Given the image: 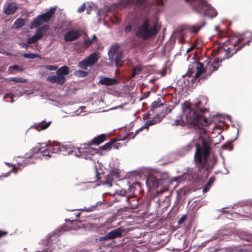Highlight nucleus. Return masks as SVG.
Segmentation results:
<instances>
[{"mask_svg": "<svg viewBox=\"0 0 252 252\" xmlns=\"http://www.w3.org/2000/svg\"><path fill=\"white\" fill-rule=\"evenodd\" d=\"M251 35H252V32H246L240 35H235L222 44H220L216 49L218 57L213 61L207 59L202 63L199 62L196 63V72L191 79V81L194 82L203 73H205V76H203L204 79L210 77L213 72L218 69L222 60L231 57L245 45H249L251 40L247 38V36Z\"/></svg>", "mask_w": 252, "mask_h": 252, "instance_id": "1", "label": "nucleus"}, {"mask_svg": "<svg viewBox=\"0 0 252 252\" xmlns=\"http://www.w3.org/2000/svg\"><path fill=\"white\" fill-rule=\"evenodd\" d=\"M202 146L199 144H196V151L194 160L198 172L194 174L192 179L197 180L206 179L212 171L213 165L211 167L207 164V158L210 155L211 147L209 143L204 138H201ZM214 162L213 164H215Z\"/></svg>", "mask_w": 252, "mask_h": 252, "instance_id": "2", "label": "nucleus"}, {"mask_svg": "<svg viewBox=\"0 0 252 252\" xmlns=\"http://www.w3.org/2000/svg\"><path fill=\"white\" fill-rule=\"evenodd\" d=\"M208 111L202 106L201 101H198L193 104L187 103L184 108V114L186 115V122L193 126H208L209 122L203 115Z\"/></svg>", "mask_w": 252, "mask_h": 252, "instance_id": "3", "label": "nucleus"}, {"mask_svg": "<svg viewBox=\"0 0 252 252\" xmlns=\"http://www.w3.org/2000/svg\"><path fill=\"white\" fill-rule=\"evenodd\" d=\"M189 2L192 7V9L199 14L210 18L215 17L218 14L216 10L210 5L205 0H185Z\"/></svg>", "mask_w": 252, "mask_h": 252, "instance_id": "4", "label": "nucleus"}, {"mask_svg": "<svg viewBox=\"0 0 252 252\" xmlns=\"http://www.w3.org/2000/svg\"><path fill=\"white\" fill-rule=\"evenodd\" d=\"M158 32V29L157 24L151 27L150 19L146 17L143 22L138 27L136 36L139 38L146 40L156 35Z\"/></svg>", "mask_w": 252, "mask_h": 252, "instance_id": "5", "label": "nucleus"}, {"mask_svg": "<svg viewBox=\"0 0 252 252\" xmlns=\"http://www.w3.org/2000/svg\"><path fill=\"white\" fill-rule=\"evenodd\" d=\"M95 171L96 173V181L99 182L101 184L106 185L108 187H112L113 183L119 180L120 175L118 171L112 170L107 175L98 174L96 169H95Z\"/></svg>", "mask_w": 252, "mask_h": 252, "instance_id": "6", "label": "nucleus"}, {"mask_svg": "<svg viewBox=\"0 0 252 252\" xmlns=\"http://www.w3.org/2000/svg\"><path fill=\"white\" fill-rule=\"evenodd\" d=\"M56 8L52 7L47 12L39 14L30 24L29 28L30 29H33L38 28L43 23L49 22L53 15H54Z\"/></svg>", "mask_w": 252, "mask_h": 252, "instance_id": "7", "label": "nucleus"}, {"mask_svg": "<svg viewBox=\"0 0 252 252\" xmlns=\"http://www.w3.org/2000/svg\"><path fill=\"white\" fill-rule=\"evenodd\" d=\"M90 142L87 144H84L79 147L78 150V157L86 159H91L95 154L99 153L98 149H94L91 147Z\"/></svg>", "mask_w": 252, "mask_h": 252, "instance_id": "8", "label": "nucleus"}, {"mask_svg": "<svg viewBox=\"0 0 252 252\" xmlns=\"http://www.w3.org/2000/svg\"><path fill=\"white\" fill-rule=\"evenodd\" d=\"M119 47L120 46L118 44H114L111 46L108 52L109 60L111 62L114 61L116 67H120L122 65V64L120 63V61L123 58L122 53L118 52L116 54Z\"/></svg>", "mask_w": 252, "mask_h": 252, "instance_id": "9", "label": "nucleus"}, {"mask_svg": "<svg viewBox=\"0 0 252 252\" xmlns=\"http://www.w3.org/2000/svg\"><path fill=\"white\" fill-rule=\"evenodd\" d=\"M49 28V26L48 25H44L42 27L38 28L35 34L28 39V43L33 44L36 43L38 40L41 39L45 35L46 32L48 30Z\"/></svg>", "mask_w": 252, "mask_h": 252, "instance_id": "10", "label": "nucleus"}, {"mask_svg": "<svg viewBox=\"0 0 252 252\" xmlns=\"http://www.w3.org/2000/svg\"><path fill=\"white\" fill-rule=\"evenodd\" d=\"M124 231V228L121 227H118L109 232L105 236L100 237L99 240L100 241H104L120 238L122 236V233Z\"/></svg>", "mask_w": 252, "mask_h": 252, "instance_id": "11", "label": "nucleus"}, {"mask_svg": "<svg viewBox=\"0 0 252 252\" xmlns=\"http://www.w3.org/2000/svg\"><path fill=\"white\" fill-rule=\"evenodd\" d=\"M163 117L164 116H160L159 115H157L152 119L147 121L144 126H141L140 128L136 130L135 134L132 136V138H134L136 135H138L139 133L142 131L143 129H147L148 130L149 129V126L160 122Z\"/></svg>", "mask_w": 252, "mask_h": 252, "instance_id": "12", "label": "nucleus"}, {"mask_svg": "<svg viewBox=\"0 0 252 252\" xmlns=\"http://www.w3.org/2000/svg\"><path fill=\"white\" fill-rule=\"evenodd\" d=\"M82 34L81 30H72L68 31L64 35V40L66 41H73L79 38Z\"/></svg>", "mask_w": 252, "mask_h": 252, "instance_id": "13", "label": "nucleus"}, {"mask_svg": "<svg viewBox=\"0 0 252 252\" xmlns=\"http://www.w3.org/2000/svg\"><path fill=\"white\" fill-rule=\"evenodd\" d=\"M57 75L50 76L47 80L48 81L55 83L63 84V66L61 67L56 72Z\"/></svg>", "mask_w": 252, "mask_h": 252, "instance_id": "14", "label": "nucleus"}, {"mask_svg": "<svg viewBox=\"0 0 252 252\" xmlns=\"http://www.w3.org/2000/svg\"><path fill=\"white\" fill-rule=\"evenodd\" d=\"M73 215H74L75 218L71 217V218L73 219V220H71L66 219H65L64 220L65 221V223L64 224V231H69L71 229H75L76 228V223H77V220H76L75 219L79 217L80 213H78L76 214H74Z\"/></svg>", "mask_w": 252, "mask_h": 252, "instance_id": "15", "label": "nucleus"}, {"mask_svg": "<svg viewBox=\"0 0 252 252\" xmlns=\"http://www.w3.org/2000/svg\"><path fill=\"white\" fill-rule=\"evenodd\" d=\"M118 141V140L117 138L112 139L110 142H107L105 145L101 146L99 149H98L99 152L100 150L108 151L110 150L112 147L118 149L119 147L121 146V144L117 142Z\"/></svg>", "mask_w": 252, "mask_h": 252, "instance_id": "16", "label": "nucleus"}, {"mask_svg": "<svg viewBox=\"0 0 252 252\" xmlns=\"http://www.w3.org/2000/svg\"><path fill=\"white\" fill-rule=\"evenodd\" d=\"M128 189L130 192H133V194L132 195L135 196L141 195L143 192L141 184L139 182L133 183L129 186Z\"/></svg>", "mask_w": 252, "mask_h": 252, "instance_id": "17", "label": "nucleus"}, {"mask_svg": "<svg viewBox=\"0 0 252 252\" xmlns=\"http://www.w3.org/2000/svg\"><path fill=\"white\" fill-rule=\"evenodd\" d=\"M77 149H79V147H74L69 143L64 144V155H73L78 157L79 154Z\"/></svg>", "mask_w": 252, "mask_h": 252, "instance_id": "18", "label": "nucleus"}, {"mask_svg": "<svg viewBox=\"0 0 252 252\" xmlns=\"http://www.w3.org/2000/svg\"><path fill=\"white\" fill-rule=\"evenodd\" d=\"M18 6L16 2H11L4 6L3 13L7 15L13 14L18 9Z\"/></svg>", "mask_w": 252, "mask_h": 252, "instance_id": "19", "label": "nucleus"}, {"mask_svg": "<svg viewBox=\"0 0 252 252\" xmlns=\"http://www.w3.org/2000/svg\"><path fill=\"white\" fill-rule=\"evenodd\" d=\"M126 201L128 203L127 207L129 209H134L138 206V202L135 196L128 195L126 198Z\"/></svg>", "mask_w": 252, "mask_h": 252, "instance_id": "20", "label": "nucleus"}, {"mask_svg": "<svg viewBox=\"0 0 252 252\" xmlns=\"http://www.w3.org/2000/svg\"><path fill=\"white\" fill-rule=\"evenodd\" d=\"M100 78L99 83L105 86H112L118 83V80L115 78L102 76H101Z\"/></svg>", "mask_w": 252, "mask_h": 252, "instance_id": "21", "label": "nucleus"}, {"mask_svg": "<svg viewBox=\"0 0 252 252\" xmlns=\"http://www.w3.org/2000/svg\"><path fill=\"white\" fill-rule=\"evenodd\" d=\"M39 146H37L34 148H33L32 150V153L33 154H37L38 153H40L43 156H48L49 157H51V153L50 150H48V147L45 150H42L43 147H41V144H39Z\"/></svg>", "mask_w": 252, "mask_h": 252, "instance_id": "22", "label": "nucleus"}, {"mask_svg": "<svg viewBox=\"0 0 252 252\" xmlns=\"http://www.w3.org/2000/svg\"><path fill=\"white\" fill-rule=\"evenodd\" d=\"M106 139L107 134H101L96 137H94L93 139H92L91 141L89 142L90 145H98L105 141Z\"/></svg>", "mask_w": 252, "mask_h": 252, "instance_id": "23", "label": "nucleus"}, {"mask_svg": "<svg viewBox=\"0 0 252 252\" xmlns=\"http://www.w3.org/2000/svg\"><path fill=\"white\" fill-rule=\"evenodd\" d=\"M48 149L51 154L59 153L61 151V146L59 143L54 142L52 144L48 146Z\"/></svg>", "mask_w": 252, "mask_h": 252, "instance_id": "24", "label": "nucleus"}, {"mask_svg": "<svg viewBox=\"0 0 252 252\" xmlns=\"http://www.w3.org/2000/svg\"><path fill=\"white\" fill-rule=\"evenodd\" d=\"M51 123V122H47L45 121H43L35 125L34 127L36 130L40 131V130H43L47 128Z\"/></svg>", "mask_w": 252, "mask_h": 252, "instance_id": "25", "label": "nucleus"}, {"mask_svg": "<svg viewBox=\"0 0 252 252\" xmlns=\"http://www.w3.org/2000/svg\"><path fill=\"white\" fill-rule=\"evenodd\" d=\"M86 59L89 63V65L92 66L97 62L98 60V56L96 53H93Z\"/></svg>", "mask_w": 252, "mask_h": 252, "instance_id": "26", "label": "nucleus"}, {"mask_svg": "<svg viewBox=\"0 0 252 252\" xmlns=\"http://www.w3.org/2000/svg\"><path fill=\"white\" fill-rule=\"evenodd\" d=\"M205 24V22H202L200 24H195L189 28L190 32L193 33H197L203 27Z\"/></svg>", "mask_w": 252, "mask_h": 252, "instance_id": "27", "label": "nucleus"}, {"mask_svg": "<svg viewBox=\"0 0 252 252\" xmlns=\"http://www.w3.org/2000/svg\"><path fill=\"white\" fill-rule=\"evenodd\" d=\"M102 204V202L98 201L97 203H95V205H91L90 207H85L83 210L84 211H86L87 212H90L92 211H94L95 210H98L99 209L98 208V207L99 205H101Z\"/></svg>", "mask_w": 252, "mask_h": 252, "instance_id": "28", "label": "nucleus"}, {"mask_svg": "<svg viewBox=\"0 0 252 252\" xmlns=\"http://www.w3.org/2000/svg\"><path fill=\"white\" fill-rule=\"evenodd\" d=\"M214 181H215V178L214 177H212L209 179L208 181L205 184L204 187L203 188V193H206L209 190L210 187L213 184Z\"/></svg>", "mask_w": 252, "mask_h": 252, "instance_id": "29", "label": "nucleus"}, {"mask_svg": "<svg viewBox=\"0 0 252 252\" xmlns=\"http://www.w3.org/2000/svg\"><path fill=\"white\" fill-rule=\"evenodd\" d=\"M25 24L24 19L22 18H18L14 22V25L16 28L18 29L22 27Z\"/></svg>", "mask_w": 252, "mask_h": 252, "instance_id": "30", "label": "nucleus"}, {"mask_svg": "<svg viewBox=\"0 0 252 252\" xmlns=\"http://www.w3.org/2000/svg\"><path fill=\"white\" fill-rule=\"evenodd\" d=\"M78 66L80 68L83 69H86L88 67L91 66V65H89V63L86 59H85L84 60L79 62Z\"/></svg>", "mask_w": 252, "mask_h": 252, "instance_id": "31", "label": "nucleus"}, {"mask_svg": "<svg viewBox=\"0 0 252 252\" xmlns=\"http://www.w3.org/2000/svg\"><path fill=\"white\" fill-rule=\"evenodd\" d=\"M142 70V67L139 65L134 66L132 69V77H134L136 75L139 74L141 72Z\"/></svg>", "mask_w": 252, "mask_h": 252, "instance_id": "32", "label": "nucleus"}, {"mask_svg": "<svg viewBox=\"0 0 252 252\" xmlns=\"http://www.w3.org/2000/svg\"><path fill=\"white\" fill-rule=\"evenodd\" d=\"M23 57L26 59H34L39 57V55L33 53H25Z\"/></svg>", "mask_w": 252, "mask_h": 252, "instance_id": "33", "label": "nucleus"}, {"mask_svg": "<svg viewBox=\"0 0 252 252\" xmlns=\"http://www.w3.org/2000/svg\"><path fill=\"white\" fill-rule=\"evenodd\" d=\"M161 105H163V103H162L158 98V100H156L152 103L151 109L154 110Z\"/></svg>", "mask_w": 252, "mask_h": 252, "instance_id": "34", "label": "nucleus"}, {"mask_svg": "<svg viewBox=\"0 0 252 252\" xmlns=\"http://www.w3.org/2000/svg\"><path fill=\"white\" fill-rule=\"evenodd\" d=\"M120 4L123 7H126L128 5L132 4V0H122L120 2Z\"/></svg>", "mask_w": 252, "mask_h": 252, "instance_id": "35", "label": "nucleus"}, {"mask_svg": "<svg viewBox=\"0 0 252 252\" xmlns=\"http://www.w3.org/2000/svg\"><path fill=\"white\" fill-rule=\"evenodd\" d=\"M221 149L231 150L233 149V146L231 142H228L223 144L221 146Z\"/></svg>", "mask_w": 252, "mask_h": 252, "instance_id": "36", "label": "nucleus"}, {"mask_svg": "<svg viewBox=\"0 0 252 252\" xmlns=\"http://www.w3.org/2000/svg\"><path fill=\"white\" fill-rule=\"evenodd\" d=\"M76 74L81 77H85L88 75V72L83 70H78L76 71Z\"/></svg>", "mask_w": 252, "mask_h": 252, "instance_id": "37", "label": "nucleus"}, {"mask_svg": "<svg viewBox=\"0 0 252 252\" xmlns=\"http://www.w3.org/2000/svg\"><path fill=\"white\" fill-rule=\"evenodd\" d=\"M11 81L16 82H19V83H25L26 82V79L22 78H12L11 79Z\"/></svg>", "mask_w": 252, "mask_h": 252, "instance_id": "38", "label": "nucleus"}, {"mask_svg": "<svg viewBox=\"0 0 252 252\" xmlns=\"http://www.w3.org/2000/svg\"><path fill=\"white\" fill-rule=\"evenodd\" d=\"M44 68L49 70H56L57 69L58 66L56 65H46L44 66Z\"/></svg>", "mask_w": 252, "mask_h": 252, "instance_id": "39", "label": "nucleus"}, {"mask_svg": "<svg viewBox=\"0 0 252 252\" xmlns=\"http://www.w3.org/2000/svg\"><path fill=\"white\" fill-rule=\"evenodd\" d=\"M31 43H28V40H27L26 43H20L19 44V45L23 48H25L26 49H28L29 47H32V46H30L29 44H31Z\"/></svg>", "mask_w": 252, "mask_h": 252, "instance_id": "40", "label": "nucleus"}, {"mask_svg": "<svg viewBox=\"0 0 252 252\" xmlns=\"http://www.w3.org/2000/svg\"><path fill=\"white\" fill-rule=\"evenodd\" d=\"M132 0V5H140L143 4L145 0Z\"/></svg>", "mask_w": 252, "mask_h": 252, "instance_id": "41", "label": "nucleus"}, {"mask_svg": "<svg viewBox=\"0 0 252 252\" xmlns=\"http://www.w3.org/2000/svg\"><path fill=\"white\" fill-rule=\"evenodd\" d=\"M86 9V4L85 3L81 4V5L77 9V12L78 13H81L85 11Z\"/></svg>", "mask_w": 252, "mask_h": 252, "instance_id": "42", "label": "nucleus"}, {"mask_svg": "<svg viewBox=\"0 0 252 252\" xmlns=\"http://www.w3.org/2000/svg\"><path fill=\"white\" fill-rule=\"evenodd\" d=\"M93 43L92 40H91L89 37L87 38V39H86L85 40L84 45L85 46L88 47L90 46Z\"/></svg>", "mask_w": 252, "mask_h": 252, "instance_id": "43", "label": "nucleus"}, {"mask_svg": "<svg viewBox=\"0 0 252 252\" xmlns=\"http://www.w3.org/2000/svg\"><path fill=\"white\" fill-rule=\"evenodd\" d=\"M132 29V26L130 25L126 26L125 28V32L126 33H129Z\"/></svg>", "mask_w": 252, "mask_h": 252, "instance_id": "44", "label": "nucleus"}, {"mask_svg": "<svg viewBox=\"0 0 252 252\" xmlns=\"http://www.w3.org/2000/svg\"><path fill=\"white\" fill-rule=\"evenodd\" d=\"M32 157H29V158H27V159H25L23 161L24 162L23 163H18L19 165H22V164H24L23 166H25L27 164H30L31 163V162L29 161V158H31Z\"/></svg>", "mask_w": 252, "mask_h": 252, "instance_id": "45", "label": "nucleus"}, {"mask_svg": "<svg viewBox=\"0 0 252 252\" xmlns=\"http://www.w3.org/2000/svg\"><path fill=\"white\" fill-rule=\"evenodd\" d=\"M218 34L220 38H222L226 36V33L223 31H219Z\"/></svg>", "mask_w": 252, "mask_h": 252, "instance_id": "46", "label": "nucleus"}, {"mask_svg": "<svg viewBox=\"0 0 252 252\" xmlns=\"http://www.w3.org/2000/svg\"><path fill=\"white\" fill-rule=\"evenodd\" d=\"M198 132L201 135H204L206 134L207 131L204 128H200L198 129Z\"/></svg>", "mask_w": 252, "mask_h": 252, "instance_id": "47", "label": "nucleus"}, {"mask_svg": "<svg viewBox=\"0 0 252 252\" xmlns=\"http://www.w3.org/2000/svg\"><path fill=\"white\" fill-rule=\"evenodd\" d=\"M7 234V231L0 230V237L6 236Z\"/></svg>", "mask_w": 252, "mask_h": 252, "instance_id": "48", "label": "nucleus"}, {"mask_svg": "<svg viewBox=\"0 0 252 252\" xmlns=\"http://www.w3.org/2000/svg\"><path fill=\"white\" fill-rule=\"evenodd\" d=\"M69 73L68 68L67 66L64 65V75L68 74Z\"/></svg>", "mask_w": 252, "mask_h": 252, "instance_id": "49", "label": "nucleus"}, {"mask_svg": "<svg viewBox=\"0 0 252 252\" xmlns=\"http://www.w3.org/2000/svg\"><path fill=\"white\" fill-rule=\"evenodd\" d=\"M92 8H93V7L91 6H89L87 8V14H90L91 13V11L92 10Z\"/></svg>", "mask_w": 252, "mask_h": 252, "instance_id": "50", "label": "nucleus"}, {"mask_svg": "<svg viewBox=\"0 0 252 252\" xmlns=\"http://www.w3.org/2000/svg\"><path fill=\"white\" fill-rule=\"evenodd\" d=\"M97 40V38L95 34H94L91 40H92V42H94V41Z\"/></svg>", "mask_w": 252, "mask_h": 252, "instance_id": "51", "label": "nucleus"}, {"mask_svg": "<svg viewBox=\"0 0 252 252\" xmlns=\"http://www.w3.org/2000/svg\"><path fill=\"white\" fill-rule=\"evenodd\" d=\"M186 219L185 216H183L179 220V223H181L184 221V220Z\"/></svg>", "mask_w": 252, "mask_h": 252, "instance_id": "52", "label": "nucleus"}, {"mask_svg": "<svg viewBox=\"0 0 252 252\" xmlns=\"http://www.w3.org/2000/svg\"><path fill=\"white\" fill-rule=\"evenodd\" d=\"M126 193V191L121 190V191H120V194L121 195V196H122V197H125V195Z\"/></svg>", "mask_w": 252, "mask_h": 252, "instance_id": "53", "label": "nucleus"}, {"mask_svg": "<svg viewBox=\"0 0 252 252\" xmlns=\"http://www.w3.org/2000/svg\"><path fill=\"white\" fill-rule=\"evenodd\" d=\"M13 173H17L18 171V168L17 167H14L11 170Z\"/></svg>", "mask_w": 252, "mask_h": 252, "instance_id": "54", "label": "nucleus"}, {"mask_svg": "<svg viewBox=\"0 0 252 252\" xmlns=\"http://www.w3.org/2000/svg\"><path fill=\"white\" fill-rule=\"evenodd\" d=\"M10 67H12L13 68L15 69H19V66L18 65H14L12 66H10Z\"/></svg>", "mask_w": 252, "mask_h": 252, "instance_id": "55", "label": "nucleus"}, {"mask_svg": "<svg viewBox=\"0 0 252 252\" xmlns=\"http://www.w3.org/2000/svg\"><path fill=\"white\" fill-rule=\"evenodd\" d=\"M193 49V47H190L189 48L188 50H187V52H190L191 51H192Z\"/></svg>", "mask_w": 252, "mask_h": 252, "instance_id": "56", "label": "nucleus"}, {"mask_svg": "<svg viewBox=\"0 0 252 252\" xmlns=\"http://www.w3.org/2000/svg\"><path fill=\"white\" fill-rule=\"evenodd\" d=\"M10 173H11L10 172H8L7 173V174H8L7 175H3V176H2V177H6L10 174Z\"/></svg>", "mask_w": 252, "mask_h": 252, "instance_id": "57", "label": "nucleus"}, {"mask_svg": "<svg viewBox=\"0 0 252 252\" xmlns=\"http://www.w3.org/2000/svg\"><path fill=\"white\" fill-rule=\"evenodd\" d=\"M5 163H6V165H8V166H9V167H10V166H13V165H12V164H10V163H8V162H6Z\"/></svg>", "mask_w": 252, "mask_h": 252, "instance_id": "58", "label": "nucleus"}, {"mask_svg": "<svg viewBox=\"0 0 252 252\" xmlns=\"http://www.w3.org/2000/svg\"><path fill=\"white\" fill-rule=\"evenodd\" d=\"M42 252H48V251L47 250H44L42 251Z\"/></svg>", "mask_w": 252, "mask_h": 252, "instance_id": "59", "label": "nucleus"}, {"mask_svg": "<svg viewBox=\"0 0 252 252\" xmlns=\"http://www.w3.org/2000/svg\"><path fill=\"white\" fill-rule=\"evenodd\" d=\"M188 148H189V149H190V148H192V146H190V145H188Z\"/></svg>", "mask_w": 252, "mask_h": 252, "instance_id": "60", "label": "nucleus"}, {"mask_svg": "<svg viewBox=\"0 0 252 252\" xmlns=\"http://www.w3.org/2000/svg\"><path fill=\"white\" fill-rule=\"evenodd\" d=\"M219 30V28L218 27H216V30Z\"/></svg>", "mask_w": 252, "mask_h": 252, "instance_id": "61", "label": "nucleus"}, {"mask_svg": "<svg viewBox=\"0 0 252 252\" xmlns=\"http://www.w3.org/2000/svg\"><path fill=\"white\" fill-rule=\"evenodd\" d=\"M245 252H248V251L247 250H245Z\"/></svg>", "mask_w": 252, "mask_h": 252, "instance_id": "62", "label": "nucleus"}]
</instances>
